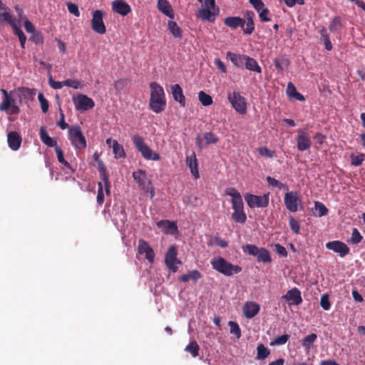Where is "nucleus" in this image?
<instances>
[{
  "instance_id": "4",
  "label": "nucleus",
  "mask_w": 365,
  "mask_h": 365,
  "mask_svg": "<svg viewBox=\"0 0 365 365\" xmlns=\"http://www.w3.org/2000/svg\"><path fill=\"white\" fill-rule=\"evenodd\" d=\"M68 136L75 149L83 150L86 148V139L79 125H76L70 127L68 131Z\"/></svg>"
},
{
  "instance_id": "24",
  "label": "nucleus",
  "mask_w": 365,
  "mask_h": 365,
  "mask_svg": "<svg viewBox=\"0 0 365 365\" xmlns=\"http://www.w3.org/2000/svg\"><path fill=\"white\" fill-rule=\"evenodd\" d=\"M255 16V14L252 11H247L245 16V21L244 27L242 28L243 32L245 34L250 35L253 33L255 30V24L253 21V17Z\"/></svg>"
},
{
  "instance_id": "23",
  "label": "nucleus",
  "mask_w": 365,
  "mask_h": 365,
  "mask_svg": "<svg viewBox=\"0 0 365 365\" xmlns=\"http://www.w3.org/2000/svg\"><path fill=\"white\" fill-rule=\"evenodd\" d=\"M247 56V55L237 54L230 51L227 53V58L238 68H242L245 66Z\"/></svg>"
},
{
  "instance_id": "41",
  "label": "nucleus",
  "mask_w": 365,
  "mask_h": 365,
  "mask_svg": "<svg viewBox=\"0 0 365 365\" xmlns=\"http://www.w3.org/2000/svg\"><path fill=\"white\" fill-rule=\"evenodd\" d=\"M198 98L204 106H209L213 103L212 97L202 91L199 92Z\"/></svg>"
},
{
  "instance_id": "31",
  "label": "nucleus",
  "mask_w": 365,
  "mask_h": 365,
  "mask_svg": "<svg viewBox=\"0 0 365 365\" xmlns=\"http://www.w3.org/2000/svg\"><path fill=\"white\" fill-rule=\"evenodd\" d=\"M245 67L249 71H255L258 73H262V68L257 61L249 56H247Z\"/></svg>"
},
{
  "instance_id": "17",
  "label": "nucleus",
  "mask_w": 365,
  "mask_h": 365,
  "mask_svg": "<svg viewBox=\"0 0 365 365\" xmlns=\"http://www.w3.org/2000/svg\"><path fill=\"white\" fill-rule=\"evenodd\" d=\"M112 10L121 16H126L131 11L130 6L124 0H115L111 4Z\"/></svg>"
},
{
  "instance_id": "48",
  "label": "nucleus",
  "mask_w": 365,
  "mask_h": 365,
  "mask_svg": "<svg viewBox=\"0 0 365 365\" xmlns=\"http://www.w3.org/2000/svg\"><path fill=\"white\" fill-rule=\"evenodd\" d=\"M97 163H98V170L100 173L101 179L106 180V178H109V175L106 170V168L103 162L101 160V161H98Z\"/></svg>"
},
{
  "instance_id": "46",
  "label": "nucleus",
  "mask_w": 365,
  "mask_h": 365,
  "mask_svg": "<svg viewBox=\"0 0 365 365\" xmlns=\"http://www.w3.org/2000/svg\"><path fill=\"white\" fill-rule=\"evenodd\" d=\"M289 222L292 231L295 234H299L300 230L299 222L292 216H289Z\"/></svg>"
},
{
  "instance_id": "45",
  "label": "nucleus",
  "mask_w": 365,
  "mask_h": 365,
  "mask_svg": "<svg viewBox=\"0 0 365 365\" xmlns=\"http://www.w3.org/2000/svg\"><path fill=\"white\" fill-rule=\"evenodd\" d=\"M38 99L41 104V108L43 113H46L48 110L49 103L48 101L46 99L43 94L42 93H39L38 95Z\"/></svg>"
},
{
  "instance_id": "9",
  "label": "nucleus",
  "mask_w": 365,
  "mask_h": 365,
  "mask_svg": "<svg viewBox=\"0 0 365 365\" xmlns=\"http://www.w3.org/2000/svg\"><path fill=\"white\" fill-rule=\"evenodd\" d=\"M244 197L250 208H264L268 206L269 202V193L264 194L263 195L246 193Z\"/></svg>"
},
{
  "instance_id": "33",
  "label": "nucleus",
  "mask_w": 365,
  "mask_h": 365,
  "mask_svg": "<svg viewBox=\"0 0 365 365\" xmlns=\"http://www.w3.org/2000/svg\"><path fill=\"white\" fill-rule=\"evenodd\" d=\"M185 351L190 353L192 357H197L199 355L200 346L196 341H191L185 348Z\"/></svg>"
},
{
  "instance_id": "36",
  "label": "nucleus",
  "mask_w": 365,
  "mask_h": 365,
  "mask_svg": "<svg viewBox=\"0 0 365 365\" xmlns=\"http://www.w3.org/2000/svg\"><path fill=\"white\" fill-rule=\"evenodd\" d=\"M232 219L239 223H245L247 220V215L244 211V209L242 210H234L233 213L232 214Z\"/></svg>"
},
{
  "instance_id": "39",
  "label": "nucleus",
  "mask_w": 365,
  "mask_h": 365,
  "mask_svg": "<svg viewBox=\"0 0 365 365\" xmlns=\"http://www.w3.org/2000/svg\"><path fill=\"white\" fill-rule=\"evenodd\" d=\"M55 152L57 155V158H58V160L59 163H61V164L64 165L67 168H68L69 170H71L72 172L74 171V170L73 169V168L71 167V165H70V163H68L65 159H64V155H63V150H61V148H59L58 146H56L55 148Z\"/></svg>"
},
{
  "instance_id": "62",
  "label": "nucleus",
  "mask_w": 365,
  "mask_h": 365,
  "mask_svg": "<svg viewBox=\"0 0 365 365\" xmlns=\"http://www.w3.org/2000/svg\"><path fill=\"white\" fill-rule=\"evenodd\" d=\"M63 84L66 86L77 89L79 87L80 83L76 80L66 79V81H63Z\"/></svg>"
},
{
  "instance_id": "37",
  "label": "nucleus",
  "mask_w": 365,
  "mask_h": 365,
  "mask_svg": "<svg viewBox=\"0 0 365 365\" xmlns=\"http://www.w3.org/2000/svg\"><path fill=\"white\" fill-rule=\"evenodd\" d=\"M257 359L259 360L264 359L270 354L269 349L262 344H260L257 346Z\"/></svg>"
},
{
  "instance_id": "58",
  "label": "nucleus",
  "mask_w": 365,
  "mask_h": 365,
  "mask_svg": "<svg viewBox=\"0 0 365 365\" xmlns=\"http://www.w3.org/2000/svg\"><path fill=\"white\" fill-rule=\"evenodd\" d=\"M59 112H60V120L58 122L57 125L60 127L61 129L65 130L67 128H68V124L65 122V115L61 108H59Z\"/></svg>"
},
{
  "instance_id": "60",
  "label": "nucleus",
  "mask_w": 365,
  "mask_h": 365,
  "mask_svg": "<svg viewBox=\"0 0 365 365\" xmlns=\"http://www.w3.org/2000/svg\"><path fill=\"white\" fill-rule=\"evenodd\" d=\"M259 17L262 22L269 21L270 19L267 17L269 11L267 8H263L259 11Z\"/></svg>"
},
{
  "instance_id": "10",
  "label": "nucleus",
  "mask_w": 365,
  "mask_h": 365,
  "mask_svg": "<svg viewBox=\"0 0 365 365\" xmlns=\"http://www.w3.org/2000/svg\"><path fill=\"white\" fill-rule=\"evenodd\" d=\"M178 250L176 246L172 245L169 247L168 252L165 254V262L166 266L173 271L176 272L178 267L176 264H181L182 262L178 259Z\"/></svg>"
},
{
  "instance_id": "50",
  "label": "nucleus",
  "mask_w": 365,
  "mask_h": 365,
  "mask_svg": "<svg viewBox=\"0 0 365 365\" xmlns=\"http://www.w3.org/2000/svg\"><path fill=\"white\" fill-rule=\"evenodd\" d=\"M96 201L98 205H102L104 202V193L103 189V182H98V194Z\"/></svg>"
},
{
  "instance_id": "63",
  "label": "nucleus",
  "mask_w": 365,
  "mask_h": 365,
  "mask_svg": "<svg viewBox=\"0 0 365 365\" xmlns=\"http://www.w3.org/2000/svg\"><path fill=\"white\" fill-rule=\"evenodd\" d=\"M215 65L217 66V68L224 73H227V68L225 65V63L220 59V58H215Z\"/></svg>"
},
{
  "instance_id": "13",
  "label": "nucleus",
  "mask_w": 365,
  "mask_h": 365,
  "mask_svg": "<svg viewBox=\"0 0 365 365\" xmlns=\"http://www.w3.org/2000/svg\"><path fill=\"white\" fill-rule=\"evenodd\" d=\"M297 148L299 151H305L312 147V140L309 134L302 129L297 130L296 138Z\"/></svg>"
},
{
  "instance_id": "16",
  "label": "nucleus",
  "mask_w": 365,
  "mask_h": 365,
  "mask_svg": "<svg viewBox=\"0 0 365 365\" xmlns=\"http://www.w3.org/2000/svg\"><path fill=\"white\" fill-rule=\"evenodd\" d=\"M138 252L140 255H145V259L152 263L154 261L155 253L152 247L144 240L138 242Z\"/></svg>"
},
{
  "instance_id": "64",
  "label": "nucleus",
  "mask_w": 365,
  "mask_h": 365,
  "mask_svg": "<svg viewBox=\"0 0 365 365\" xmlns=\"http://www.w3.org/2000/svg\"><path fill=\"white\" fill-rule=\"evenodd\" d=\"M275 251L281 256L287 257V251L284 247L279 244L275 245Z\"/></svg>"
},
{
  "instance_id": "28",
  "label": "nucleus",
  "mask_w": 365,
  "mask_h": 365,
  "mask_svg": "<svg viewBox=\"0 0 365 365\" xmlns=\"http://www.w3.org/2000/svg\"><path fill=\"white\" fill-rule=\"evenodd\" d=\"M245 21L239 16H230L224 19V24L232 29H236L239 26L244 27Z\"/></svg>"
},
{
  "instance_id": "29",
  "label": "nucleus",
  "mask_w": 365,
  "mask_h": 365,
  "mask_svg": "<svg viewBox=\"0 0 365 365\" xmlns=\"http://www.w3.org/2000/svg\"><path fill=\"white\" fill-rule=\"evenodd\" d=\"M39 136H40L41 140L46 145L51 147V148H52V147L56 148V146H57L56 141L54 139H53L51 137L49 136L45 127L41 126L40 128Z\"/></svg>"
},
{
  "instance_id": "52",
  "label": "nucleus",
  "mask_w": 365,
  "mask_h": 365,
  "mask_svg": "<svg viewBox=\"0 0 365 365\" xmlns=\"http://www.w3.org/2000/svg\"><path fill=\"white\" fill-rule=\"evenodd\" d=\"M229 326L230 328V332L232 334H234L237 339L240 338L241 331L238 324L235 322L230 321L229 322Z\"/></svg>"
},
{
  "instance_id": "2",
  "label": "nucleus",
  "mask_w": 365,
  "mask_h": 365,
  "mask_svg": "<svg viewBox=\"0 0 365 365\" xmlns=\"http://www.w3.org/2000/svg\"><path fill=\"white\" fill-rule=\"evenodd\" d=\"M210 264L215 270L227 277L238 274L242 270L240 266L235 265L222 257H214Z\"/></svg>"
},
{
  "instance_id": "47",
  "label": "nucleus",
  "mask_w": 365,
  "mask_h": 365,
  "mask_svg": "<svg viewBox=\"0 0 365 365\" xmlns=\"http://www.w3.org/2000/svg\"><path fill=\"white\" fill-rule=\"evenodd\" d=\"M289 336L288 334H283L277 336L271 343L272 346L274 345H283L285 344L289 340Z\"/></svg>"
},
{
  "instance_id": "43",
  "label": "nucleus",
  "mask_w": 365,
  "mask_h": 365,
  "mask_svg": "<svg viewBox=\"0 0 365 365\" xmlns=\"http://www.w3.org/2000/svg\"><path fill=\"white\" fill-rule=\"evenodd\" d=\"M341 28V18L335 16L331 21L329 29L331 32H335Z\"/></svg>"
},
{
  "instance_id": "44",
  "label": "nucleus",
  "mask_w": 365,
  "mask_h": 365,
  "mask_svg": "<svg viewBox=\"0 0 365 365\" xmlns=\"http://www.w3.org/2000/svg\"><path fill=\"white\" fill-rule=\"evenodd\" d=\"M365 159V155L364 153H359L358 155H351V165L354 166H359L362 164L363 161Z\"/></svg>"
},
{
  "instance_id": "51",
  "label": "nucleus",
  "mask_w": 365,
  "mask_h": 365,
  "mask_svg": "<svg viewBox=\"0 0 365 365\" xmlns=\"http://www.w3.org/2000/svg\"><path fill=\"white\" fill-rule=\"evenodd\" d=\"M206 144H215L218 142V138L212 132H207L204 134Z\"/></svg>"
},
{
  "instance_id": "42",
  "label": "nucleus",
  "mask_w": 365,
  "mask_h": 365,
  "mask_svg": "<svg viewBox=\"0 0 365 365\" xmlns=\"http://www.w3.org/2000/svg\"><path fill=\"white\" fill-rule=\"evenodd\" d=\"M314 207L316 211H317V215L319 217H322L328 214L329 210L322 202L318 201L315 202Z\"/></svg>"
},
{
  "instance_id": "59",
  "label": "nucleus",
  "mask_w": 365,
  "mask_h": 365,
  "mask_svg": "<svg viewBox=\"0 0 365 365\" xmlns=\"http://www.w3.org/2000/svg\"><path fill=\"white\" fill-rule=\"evenodd\" d=\"M225 193L227 195L232 197V199H237L242 197L240 193L234 187L227 189Z\"/></svg>"
},
{
  "instance_id": "7",
  "label": "nucleus",
  "mask_w": 365,
  "mask_h": 365,
  "mask_svg": "<svg viewBox=\"0 0 365 365\" xmlns=\"http://www.w3.org/2000/svg\"><path fill=\"white\" fill-rule=\"evenodd\" d=\"M242 250L245 253L257 257V259L259 262L269 263L272 261L270 253L265 248H259L255 245L249 244L243 246Z\"/></svg>"
},
{
  "instance_id": "34",
  "label": "nucleus",
  "mask_w": 365,
  "mask_h": 365,
  "mask_svg": "<svg viewBox=\"0 0 365 365\" xmlns=\"http://www.w3.org/2000/svg\"><path fill=\"white\" fill-rule=\"evenodd\" d=\"M200 278L201 274L200 272L198 270H192L186 274L182 275L180 280L184 282H187L190 279L197 282Z\"/></svg>"
},
{
  "instance_id": "26",
  "label": "nucleus",
  "mask_w": 365,
  "mask_h": 365,
  "mask_svg": "<svg viewBox=\"0 0 365 365\" xmlns=\"http://www.w3.org/2000/svg\"><path fill=\"white\" fill-rule=\"evenodd\" d=\"M158 9L170 19L174 18V11L168 0H158Z\"/></svg>"
},
{
  "instance_id": "14",
  "label": "nucleus",
  "mask_w": 365,
  "mask_h": 365,
  "mask_svg": "<svg viewBox=\"0 0 365 365\" xmlns=\"http://www.w3.org/2000/svg\"><path fill=\"white\" fill-rule=\"evenodd\" d=\"M0 110L9 112L10 114H18L20 112V108L16 105L11 95L3 96L2 102L0 103Z\"/></svg>"
},
{
  "instance_id": "1",
  "label": "nucleus",
  "mask_w": 365,
  "mask_h": 365,
  "mask_svg": "<svg viewBox=\"0 0 365 365\" xmlns=\"http://www.w3.org/2000/svg\"><path fill=\"white\" fill-rule=\"evenodd\" d=\"M150 98L149 108L155 113L163 112L166 107V98L163 88L157 82H151L149 85Z\"/></svg>"
},
{
  "instance_id": "35",
  "label": "nucleus",
  "mask_w": 365,
  "mask_h": 365,
  "mask_svg": "<svg viewBox=\"0 0 365 365\" xmlns=\"http://www.w3.org/2000/svg\"><path fill=\"white\" fill-rule=\"evenodd\" d=\"M113 152L116 158H121L125 157V153L123 145L119 144L117 140H114L112 145Z\"/></svg>"
},
{
  "instance_id": "6",
  "label": "nucleus",
  "mask_w": 365,
  "mask_h": 365,
  "mask_svg": "<svg viewBox=\"0 0 365 365\" xmlns=\"http://www.w3.org/2000/svg\"><path fill=\"white\" fill-rule=\"evenodd\" d=\"M227 100L232 107L240 114L244 115L247 112V103L246 99L239 91H228Z\"/></svg>"
},
{
  "instance_id": "20",
  "label": "nucleus",
  "mask_w": 365,
  "mask_h": 365,
  "mask_svg": "<svg viewBox=\"0 0 365 365\" xmlns=\"http://www.w3.org/2000/svg\"><path fill=\"white\" fill-rule=\"evenodd\" d=\"M7 141L12 150H17L21 146L22 138L17 132L11 131L8 133Z\"/></svg>"
},
{
  "instance_id": "61",
  "label": "nucleus",
  "mask_w": 365,
  "mask_h": 365,
  "mask_svg": "<svg viewBox=\"0 0 365 365\" xmlns=\"http://www.w3.org/2000/svg\"><path fill=\"white\" fill-rule=\"evenodd\" d=\"M48 83L53 89H61L64 86L63 81H56L51 76L48 78Z\"/></svg>"
},
{
  "instance_id": "32",
  "label": "nucleus",
  "mask_w": 365,
  "mask_h": 365,
  "mask_svg": "<svg viewBox=\"0 0 365 365\" xmlns=\"http://www.w3.org/2000/svg\"><path fill=\"white\" fill-rule=\"evenodd\" d=\"M168 29L173 35L174 37L181 38L182 36V29L178 26L177 23L173 21H169L168 24Z\"/></svg>"
},
{
  "instance_id": "18",
  "label": "nucleus",
  "mask_w": 365,
  "mask_h": 365,
  "mask_svg": "<svg viewBox=\"0 0 365 365\" xmlns=\"http://www.w3.org/2000/svg\"><path fill=\"white\" fill-rule=\"evenodd\" d=\"M260 309L259 305L254 302H247L242 308L243 314L247 319H252L256 316Z\"/></svg>"
},
{
  "instance_id": "19",
  "label": "nucleus",
  "mask_w": 365,
  "mask_h": 365,
  "mask_svg": "<svg viewBox=\"0 0 365 365\" xmlns=\"http://www.w3.org/2000/svg\"><path fill=\"white\" fill-rule=\"evenodd\" d=\"M170 89L173 99L178 102L182 107H185L186 105L185 96L179 84H174L171 86Z\"/></svg>"
},
{
  "instance_id": "22",
  "label": "nucleus",
  "mask_w": 365,
  "mask_h": 365,
  "mask_svg": "<svg viewBox=\"0 0 365 365\" xmlns=\"http://www.w3.org/2000/svg\"><path fill=\"white\" fill-rule=\"evenodd\" d=\"M186 165L189 167L195 179H198L200 178V174L198 172L197 161L195 153H192L191 155L187 156Z\"/></svg>"
},
{
  "instance_id": "40",
  "label": "nucleus",
  "mask_w": 365,
  "mask_h": 365,
  "mask_svg": "<svg viewBox=\"0 0 365 365\" xmlns=\"http://www.w3.org/2000/svg\"><path fill=\"white\" fill-rule=\"evenodd\" d=\"M317 339V335L316 334H310L303 339L302 344L307 350H309Z\"/></svg>"
},
{
  "instance_id": "27",
  "label": "nucleus",
  "mask_w": 365,
  "mask_h": 365,
  "mask_svg": "<svg viewBox=\"0 0 365 365\" xmlns=\"http://www.w3.org/2000/svg\"><path fill=\"white\" fill-rule=\"evenodd\" d=\"M210 9V8L205 7L203 9H198L196 12L197 18L202 19V21L214 22L215 20V12L211 11Z\"/></svg>"
},
{
  "instance_id": "21",
  "label": "nucleus",
  "mask_w": 365,
  "mask_h": 365,
  "mask_svg": "<svg viewBox=\"0 0 365 365\" xmlns=\"http://www.w3.org/2000/svg\"><path fill=\"white\" fill-rule=\"evenodd\" d=\"M284 298H285L290 304L294 305H299L302 302L301 292L297 288H293L289 290L284 296Z\"/></svg>"
},
{
  "instance_id": "57",
  "label": "nucleus",
  "mask_w": 365,
  "mask_h": 365,
  "mask_svg": "<svg viewBox=\"0 0 365 365\" xmlns=\"http://www.w3.org/2000/svg\"><path fill=\"white\" fill-rule=\"evenodd\" d=\"M320 305L324 310H329L330 309L331 304L327 294H323L321 297Z\"/></svg>"
},
{
  "instance_id": "8",
  "label": "nucleus",
  "mask_w": 365,
  "mask_h": 365,
  "mask_svg": "<svg viewBox=\"0 0 365 365\" xmlns=\"http://www.w3.org/2000/svg\"><path fill=\"white\" fill-rule=\"evenodd\" d=\"M284 203L287 210L296 212L303 209L302 199L298 192L290 191L284 194Z\"/></svg>"
},
{
  "instance_id": "30",
  "label": "nucleus",
  "mask_w": 365,
  "mask_h": 365,
  "mask_svg": "<svg viewBox=\"0 0 365 365\" xmlns=\"http://www.w3.org/2000/svg\"><path fill=\"white\" fill-rule=\"evenodd\" d=\"M287 94L290 98H294L299 101H305L304 96L302 94L297 92L296 87L292 82H289L287 84Z\"/></svg>"
},
{
  "instance_id": "49",
  "label": "nucleus",
  "mask_w": 365,
  "mask_h": 365,
  "mask_svg": "<svg viewBox=\"0 0 365 365\" xmlns=\"http://www.w3.org/2000/svg\"><path fill=\"white\" fill-rule=\"evenodd\" d=\"M126 85V81L125 79H118L115 81L113 83V88L115 91L116 94H120L121 91L123 90Z\"/></svg>"
},
{
  "instance_id": "56",
  "label": "nucleus",
  "mask_w": 365,
  "mask_h": 365,
  "mask_svg": "<svg viewBox=\"0 0 365 365\" xmlns=\"http://www.w3.org/2000/svg\"><path fill=\"white\" fill-rule=\"evenodd\" d=\"M231 202L233 210L244 209V205L242 197H240V198L237 199H232Z\"/></svg>"
},
{
  "instance_id": "25",
  "label": "nucleus",
  "mask_w": 365,
  "mask_h": 365,
  "mask_svg": "<svg viewBox=\"0 0 365 365\" xmlns=\"http://www.w3.org/2000/svg\"><path fill=\"white\" fill-rule=\"evenodd\" d=\"M157 226L165 233L173 234L178 230V227L175 222L169 220H160L157 222Z\"/></svg>"
},
{
  "instance_id": "5",
  "label": "nucleus",
  "mask_w": 365,
  "mask_h": 365,
  "mask_svg": "<svg viewBox=\"0 0 365 365\" xmlns=\"http://www.w3.org/2000/svg\"><path fill=\"white\" fill-rule=\"evenodd\" d=\"M133 177L138 186L145 192L150 193V197L152 199L155 195L154 187L151 181L148 179L145 170L139 169L133 173Z\"/></svg>"
},
{
  "instance_id": "12",
  "label": "nucleus",
  "mask_w": 365,
  "mask_h": 365,
  "mask_svg": "<svg viewBox=\"0 0 365 365\" xmlns=\"http://www.w3.org/2000/svg\"><path fill=\"white\" fill-rule=\"evenodd\" d=\"M91 20L92 29L100 34H104L106 32V28L103 23L104 13L101 10H96L93 11Z\"/></svg>"
},
{
  "instance_id": "11",
  "label": "nucleus",
  "mask_w": 365,
  "mask_h": 365,
  "mask_svg": "<svg viewBox=\"0 0 365 365\" xmlns=\"http://www.w3.org/2000/svg\"><path fill=\"white\" fill-rule=\"evenodd\" d=\"M73 101L77 110L86 111L92 109L95 106L93 99L84 94H78L73 97Z\"/></svg>"
},
{
  "instance_id": "53",
  "label": "nucleus",
  "mask_w": 365,
  "mask_h": 365,
  "mask_svg": "<svg viewBox=\"0 0 365 365\" xmlns=\"http://www.w3.org/2000/svg\"><path fill=\"white\" fill-rule=\"evenodd\" d=\"M66 6L68 11L73 14L76 17L80 16V11L78 9V6L76 4L72 2H66Z\"/></svg>"
},
{
  "instance_id": "3",
  "label": "nucleus",
  "mask_w": 365,
  "mask_h": 365,
  "mask_svg": "<svg viewBox=\"0 0 365 365\" xmlns=\"http://www.w3.org/2000/svg\"><path fill=\"white\" fill-rule=\"evenodd\" d=\"M132 141L136 149L142 154L146 160H160V156L158 153L153 152L145 143L140 135L136 134L132 137Z\"/></svg>"
},
{
  "instance_id": "54",
  "label": "nucleus",
  "mask_w": 365,
  "mask_h": 365,
  "mask_svg": "<svg viewBox=\"0 0 365 365\" xmlns=\"http://www.w3.org/2000/svg\"><path fill=\"white\" fill-rule=\"evenodd\" d=\"M258 153L262 156H266L269 158H274L275 155V152L273 150H269L267 148H259L257 149Z\"/></svg>"
},
{
  "instance_id": "55",
  "label": "nucleus",
  "mask_w": 365,
  "mask_h": 365,
  "mask_svg": "<svg viewBox=\"0 0 365 365\" xmlns=\"http://www.w3.org/2000/svg\"><path fill=\"white\" fill-rule=\"evenodd\" d=\"M362 238L363 237L358 230L354 228L351 234V242L353 244H358L362 240Z\"/></svg>"
},
{
  "instance_id": "38",
  "label": "nucleus",
  "mask_w": 365,
  "mask_h": 365,
  "mask_svg": "<svg viewBox=\"0 0 365 365\" xmlns=\"http://www.w3.org/2000/svg\"><path fill=\"white\" fill-rule=\"evenodd\" d=\"M266 181L269 186L273 187H277L279 190L284 189V190H288V186L286 184L282 183L275 178L267 176L266 178Z\"/></svg>"
},
{
  "instance_id": "15",
  "label": "nucleus",
  "mask_w": 365,
  "mask_h": 365,
  "mask_svg": "<svg viewBox=\"0 0 365 365\" xmlns=\"http://www.w3.org/2000/svg\"><path fill=\"white\" fill-rule=\"evenodd\" d=\"M326 247L328 250H332L339 254L341 257H344L349 253V247L343 242L339 240H334L329 242L326 244Z\"/></svg>"
}]
</instances>
